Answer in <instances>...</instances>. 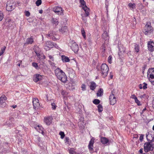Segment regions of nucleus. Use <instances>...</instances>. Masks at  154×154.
I'll list each match as a JSON object with an SVG mask.
<instances>
[{
	"label": "nucleus",
	"instance_id": "22",
	"mask_svg": "<svg viewBox=\"0 0 154 154\" xmlns=\"http://www.w3.org/2000/svg\"><path fill=\"white\" fill-rule=\"evenodd\" d=\"M100 140L101 142L103 144H106L109 141V140L105 137H102Z\"/></svg>",
	"mask_w": 154,
	"mask_h": 154
},
{
	"label": "nucleus",
	"instance_id": "51",
	"mask_svg": "<svg viewBox=\"0 0 154 154\" xmlns=\"http://www.w3.org/2000/svg\"><path fill=\"white\" fill-rule=\"evenodd\" d=\"M35 52L38 57L39 58L40 56V54L36 50L35 51Z\"/></svg>",
	"mask_w": 154,
	"mask_h": 154
},
{
	"label": "nucleus",
	"instance_id": "20",
	"mask_svg": "<svg viewBox=\"0 0 154 154\" xmlns=\"http://www.w3.org/2000/svg\"><path fill=\"white\" fill-rule=\"evenodd\" d=\"M59 30L60 32L62 33L66 32L68 31L67 27L66 26L62 27L59 29Z\"/></svg>",
	"mask_w": 154,
	"mask_h": 154
},
{
	"label": "nucleus",
	"instance_id": "35",
	"mask_svg": "<svg viewBox=\"0 0 154 154\" xmlns=\"http://www.w3.org/2000/svg\"><path fill=\"white\" fill-rule=\"evenodd\" d=\"M81 32L84 38H86L85 33L84 30V29L83 28L81 29Z\"/></svg>",
	"mask_w": 154,
	"mask_h": 154
},
{
	"label": "nucleus",
	"instance_id": "49",
	"mask_svg": "<svg viewBox=\"0 0 154 154\" xmlns=\"http://www.w3.org/2000/svg\"><path fill=\"white\" fill-rule=\"evenodd\" d=\"M106 4V10L107 11V12L108 13V3L107 2H105Z\"/></svg>",
	"mask_w": 154,
	"mask_h": 154
},
{
	"label": "nucleus",
	"instance_id": "12",
	"mask_svg": "<svg viewBox=\"0 0 154 154\" xmlns=\"http://www.w3.org/2000/svg\"><path fill=\"white\" fill-rule=\"evenodd\" d=\"M147 45L149 51L152 52L154 51V43L153 41L148 42Z\"/></svg>",
	"mask_w": 154,
	"mask_h": 154
},
{
	"label": "nucleus",
	"instance_id": "57",
	"mask_svg": "<svg viewBox=\"0 0 154 154\" xmlns=\"http://www.w3.org/2000/svg\"><path fill=\"white\" fill-rule=\"evenodd\" d=\"M54 46L55 48H57L58 49L59 47L57 45L56 43H53V47Z\"/></svg>",
	"mask_w": 154,
	"mask_h": 154
},
{
	"label": "nucleus",
	"instance_id": "32",
	"mask_svg": "<svg viewBox=\"0 0 154 154\" xmlns=\"http://www.w3.org/2000/svg\"><path fill=\"white\" fill-rule=\"evenodd\" d=\"M85 16H84L83 14H81V16H82V20L83 21L84 23H86L87 22V18L86 17L87 16H86L85 14Z\"/></svg>",
	"mask_w": 154,
	"mask_h": 154
},
{
	"label": "nucleus",
	"instance_id": "42",
	"mask_svg": "<svg viewBox=\"0 0 154 154\" xmlns=\"http://www.w3.org/2000/svg\"><path fill=\"white\" fill-rule=\"evenodd\" d=\"M4 17V15L3 13L0 11V21H1Z\"/></svg>",
	"mask_w": 154,
	"mask_h": 154
},
{
	"label": "nucleus",
	"instance_id": "24",
	"mask_svg": "<svg viewBox=\"0 0 154 154\" xmlns=\"http://www.w3.org/2000/svg\"><path fill=\"white\" fill-rule=\"evenodd\" d=\"M36 129L40 133H41L42 134H43L44 132L43 131V128L41 126L39 125H38L36 128Z\"/></svg>",
	"mask_w": 154,
	"mask_h": 154
},
{
	"label": "nucleus",
	"instance_id": "31",
	"mask_svg": "<svg viewBox=\"0 0 154 154\" xmlns=\"http://www.w3.org/2000/svg\"><path fill=\"white\" fill-rule=\"evenodd\" d=\"M52 23L55 24V26L57 25L58 24V21L57 19L53 18L52 21Z\"/></svg>",
	"mask_w": 154,
	"mask_h": 154
},
{
	"label": "nucleus",
	"instance_id": "29",
	"mask_svg": "<svg viewBox=\"0 0 154 154\" xmlns=\"http://www.w3.org/2000/svg\"><path fill=\"white\" fill-rule=\"evenodd\" d=\"M69 152L70 154H79L76 153L73 148H70L69 149Z\"/></svg>",
	"mask_w": 154,
	"mask_h": 154
},
{
	"label": "nucleus",
	"instance_id": "54",
	"mask_svg": "<svg viewBox=\"0 0 154 154\" xmlns=\"http://www.w3.org/2000/svg\"><path fill=\"white\" fill-rule=\"evenodd\" d=\"M140 97L141 99L144 98L146 97V95L145 94H143V95H141Z\"/></svg>",
	"mask_w": 154,
	"mask_h": 154
},
{
	"label": "nucleus",
	"instance_id": "47",
	"mask_svg": "<svg viewBox=\"0 0 154 154\" xmlns=\"http://www.w3.org/2000/svg\"><path fill=\"white\" fill-rule=\"evenodd\" d=\"M149 78L151 79H154V75H149ZM152 84L154 85V80L152 82Z\"/></svg>",
	"mask_w": 154,
	"mask_h": 154
},
{
	"label": "nucleus",
	"instance_id": "44",
	"mask_svg": "<svg viewBox=\"0 0 154 154\" xmlns=\"http://www.w3.org/2000/svg\"><path fill=\"white\" fill-rule=\"evenodd\" d=\"M24 13L27 17H29L30 15V13L28 11H25Z\"/></svg>",
	"mask_w": 154,
	"mask_h": 154
},
{
	"label": "nucleus",
	"instance_id": "15",
	"mask_svg": "<svg viewBox=\"0 0 154 154\" xmlns=\"http://www.w3.org/2000/svg\"><path fill=\"white\" fill-rule=\"evenodd\" d=\"M52 119L53 118L52 117L49 116L46 118L45 117L44 121L47 125H49L51 124Z\"/></svg>",
	"mask_w": 154,
	"mask_h": 154
},
{
	"label": "nucleus",
	"instance_id": "55",
	"mask_svg": "<svg viewBox=\"0 0 154 154\" xmlns=\"http://www.w3.org/2000/svg\"><path fill=\"white\" fill-rule=\"evenodd\" d=\"M6 48V47L5 46H4V48H2L1 49V51L3 52V53H4L5 49Z\"/></svg>",
	"mask_w": 154,
	"mask_h": 154
},
{
	"label": "nucleus",
	"instance_id": "25",
	"mask_svg": "<svg viewBox=\"0 0 154 154\" xmlns=\"http://www.w3.org/2000/svg\"><path fill=\"white\" fill-rule=\"evenodd\" d=\"M61 58L63 62H69L70 60L68 57L64 55H62Z\"/></svg>",
	"mask_w": 154,
	"mask_h": 154
},
{
	"label": "nucleus",
	"instance_id": "46",
	"mask_svg": "<svg viewBox=\"0 0 154 154\" xmlns=\"http://www.w3.org/2000/svg\"><path fill=\"white\" fill-rule=\"evenodd\" d=\"M112 57L111 56H109L108 59V62L110 63H112Z\"/></svg>",
	"mask_w": 154,
	"mask_h": 154
},
{
	"label": "nucleus",
	"instance_id": "50",
	"mask_svg": "<svg viewBox=\"0 0 154 154\" xmlns=\"http://www.w3.org/2000/svg\"><path fill=\"white\" fill-rule=\"evenodd\" d=\"M48 57L49 59L51 60L52 61H54V58L53 56L51 55H48Z\"/></svg>",
	"mask_w": 154,
	"mask_h": 154
},
{
	"label": "nucleus",
	"instance_id": "52",
	"mask_svg": "<svg viewBox=\"0 0 154 154\" xmlns=\"http://www.w3.org/2000/svg\"><path fill=\"white\" fill-rule=\"evenodd\" d=\"M143 84L144 85L143 86V89H144L147 88V84L146 83H145V82L143 83Z\"/></svg>",
	"mask_w": 154,
	"mask_h": 154
},
{
	"label": "nucleus",
	"instance_id": "38",
	"mask_svg": "<svg viewBox=\"0 0 154 154\" xmlns=\"http://www.w3.org/2000/svg\"><path fill=\"white\" fill-rule=\"evenodd\" d=\"M6 125L8 127H11L12 125V122H10L9 121H7L6 122Z\"/></svg>",
	"mask_w": 154,
	"mask_h": 154
},
{
	"label": "nucleus",
	"instance_id": "17",
	"mask_svg": "<svg viewBox=\"0 0 154 154\" xmlns=\"http://www.w3.org/2000/svg\"><path fill=\"white\" fill-rule=\"evenodd\" d=\"M146 137L148 141L152 142L154 141V137H152L151 134L146 135Z\"/></svg>",
	"mask_w": 154,
	"mask_h": 154
},
{
	"label": "nucleus",
	"instance_id": "40",
	"mask_svg": "<svg viewBox=\"0 0 154 154\" xmlns=\"http://www.w3.org/2000/svg\"><path fill=\"white\" fill-rule=\"evenodd\" d=\"M134 50L136 52H138L139 51V46L138 45L135 46V47L134 48Z\"/></svg>",
	"mask_w": 154,
	"mask_h": 154
},
{
	"label": "nucleus",
	"instance_id": "56",
	"mask_svg": "<svg viewBox=\"0 0 154 154\" xmlns=\"http://www.w3.org/2000/svg\"><path fill=\"white\" fill-rule=\"evenodd\" d=\"M131 98L134 99V100H135V99L137 98V97L135 96V95L134 94H133L131 95Z\"/></svg>",
	"mask_w": 154,
	"mask_h": 154
},
{
	"label": "nucleus",
	"instance_id": "34",
	"mask_svg": "<svg viewBox=\"0 0 154 154\" xmlns=\"http://www.w3.org/2000/svg\"><path fill=\"white\" fill-rule=\"evenodd\" d=\"M93 102L94 104L97 105L100 103V101L98 99H95L93 100Z\"/></svg>",
	"mask_w": 154,
	"mask_h": 154
},
{
	"label": "nucleus",
	"instance_id": "63",
	"mask_svg": "<svg viewBox=\"0 0 154 154\" xmlns=\"http://www.w3.org/2000/svg\"><path fill=\"white\" fill-rule=\"evenodd\" d=\"M110 77L111 79H112L113 77V76L112 75H110Z\"/></svg>",
	"mask_w": 154,
	"mask_h": 154
},
{
	"label": "nucleus",
	"instance_id": "6",
	"mask_svg": "<svg viewBox=\"0 0 154 154\" xmlns=\"http://www.w3.org/2000/svg\"><path fill=\"white\" fill-rule=\"evenodd\" d=\"M15 6L14 4L10 1L7 2L6 8L7 10L8 11H11L14 9Z\"/></svg>",
	"mask_w": 154,
	"mask_h": 154
},
{
	"label": "nucleus",
	"instance_id": "64",
	"mask_svg": "<svg viewBox=\"0 0 154 154\" xmlns=\"http://www.w3.org/2000/svg\"><path fill=\"white\" fill-rule=\"evenodd\" d=\"M3 53L0 51V56H1L3 54Z\"/></svg>",
	"mask_w": 154,
	"mask_h": 154
},
{
	"label": "nucleus",
	"instance_id": "4",
	"mask_svg": "<svg viewBox=\"0 0 154 154\" xmlns=\"http://www.w3.org/2000/svg\"><path fill=\"white\" fill-rule=\"evenodd\" d=\"M79 2L82 7L85 13L86 16H88L90 14V9L86 6L85 2L84 0H79Z\"/></svg>",
	"mask_w": 154,
	"mask_h": 154
},
{
	"label": "nucleus",
	"instance_id": "19",
	"mask_svg": "<svg viewBox=\"0 0 154 154\" xmlns=\"http://www.w3.org/2000/svg\"><path fill=\"white\" fill-rule=\"evenodd\" d=\"M102 37L103 39L105 40H107L109 39V37L108 35V34L107 32L105 31L102 34Z\"/></svg>",
	"mask_w": 154,
	"mask_h": 154
},
{
	"label": "nucleus",
	"instance_id": "33",
	"mask_svg": "<svg viewBox=\"0 0 154 154\" xmlns=\"http://www.w3.org/2000/svg\"><path fill=\"white\" fill-rule=\"evenodd\" d=\"M128 5L129 8L132 9L135 8L136 6L135 4V3L132 4L131 3H129L128 4Z\"/></svg>",
	"mask_w": 154,
	"mask_h": 154
},
{
	"label": "nucleus",
	"instance_id": "59",
	"mask_svg": "<svg viewBox=\"0 0 154 154\" xmlns=\"http://www.w3.org/2000/svg\"><path fill=\"white\" fill-rule=\"evenodd\" d=\"M143 85L142 84H140L139 85V88L140 89H141L143 88Z\"/></svg>",
	"mask_w": 154,
	"mask_h": 154
},
{
	"label": "nucleus",
	"instance_id": "53",
	"mask_svg": "<svg viewBox=\"0 0 154 154\" xmlns=\"http://www.w3.org/2000/svg\"><path fill=\"white\" fill-rule=\"evenodd\" d=\"M9 120L10 121V122H11L13 121H14V119L13 117H10L9 118Z\"/></svg>",
	"mask_w": 154,
	"mask_h": 154
},
{
	"label": "nucleus",
	"instance_id": "60",
	"mask_svg": "<svg viewBox=\"0 0 154 154\" xmlns=\"http://www.w3.org/2000/svg\"><path fill=\"white\" fill-rule=\"evenodd\" d=\"M139 152L140 153H142V152H143V149L142 148L140 149L139 150Z\"/></svg>",
	"mask_w": 154,
	"mask_h": 154
},
{
	"label": "nucleus",
	"instance_id": "10",
	"mask_svg": "<svg viewBox=\"0 0 154 154\" xmlns=\"http://www.w3.org/2000/svg\"><path fill=\"white\" fill-rule=\"evenodd\" d=\"M7 98L4 95H3L0 97V107H3L5 106L6 103L5 101L7 100Z\"/></svg>",
	"mask_w": 154,
	"mask_h": 154
},
{
	"label": "nucleus",
	"instance_id": "1",
	"mask_svg": "<svg viewBox=\"0 0 154 154\" xmlns=\"http://www.w3.org/2000/svg\"><path fill=\"white\" fill-rule=\"evenodd\" d=\"M55 73L57 78L62 82L65 83L67 81L66 75L60 68H57L55 70Z\"/></svg>",
	"mask_w": 154,
	"mask_h": 154
},
{
	"label": "nucleus",
	"instance_id": "39",
	"mask_svg": "<svg viewBox=\"0 0 154 154\" xmlns=\"http://www.w3.org/2000/svg\"><path fill=\"white\" fill-rule=\"evenodd\" d=\"M41 0H38L36 1L35 2V4L37 6H39L41 4Z\"/></svg>",
	"mask_w": 154,
	"mask_h": 154
},
{
	"label": "nucleus",
	"instance_id": "11",
	"mask_svg": "<svg viewBox=\"0 0 154 154\" xmlns=\"http://www.w3.org/2000/svg\"><path fill=\"white\" fill-rule=\"evenodd\" d=\"M71 43L72 45L71 46V48L72 49L75 53L77 52L79 50L78 45L75 42L73 41Z\"/></svg>",
	"mask_w": 154,
	"mask_h": 154
},
{
	"label": "nucleus",
	"instance_id": "62",
	"mask_svg": "<svg viewBox=\"0 0 154 154\" xmlns=\"http://www.w3.org/2000/svg\"><path fill=\"white\" fill-rule=\"evenodd\" d=\"M17 107V105H13L12 106V107L13 108H15L16 107Z\"/></svg>",
	"mask_w": 154,
	"mask_h": 154
},
{
	"label": "nucleus",
	"instance_id": "41",
	"mask_svg": "<svg viewBox=\"0 0 154 154\" xmlns=\"http://www.w3.org/2000/svg\"><path fill=\"white\" fill-rule=\"evenodd\" d=\"M59 134L61 136V139H63L64 138L65 136V134L63 132L60 131L59 133Z\"/></svg>",
	"mask_w": 154,
	"mask_h": 154
},
{
	"label": "nucleus",
	"instance_id": "48",
	"mask_svg": "<svg viewBox=\"0 0 154 154\" xmlns=\"http://www.w3.org/2000/svg\"><path fill=\"white\" fill-rule=\"evenodd\" d=\"M143 137H144V135L143 134H141L140 135V138H139V140L141 142H142L143 141Z\"/></svg>",
	"mask_w": 154,
	"mask_h": 154
},
{
	"label": "nucleus",
	"instance_id": "27",
	"mask_svg": "<svg viewBox=\"0 0 154 154\" xmlns=\"http://www.w3.org/2000/svg\"><path fill=\"white\" fill-rule=\"evenodd\" d=\"M148 75H149V73L150 74V75H154V68H151L149 69L148 72Z\"/></svg>",
	"mask_w": 154,
	"mask_h": 154
},
{
	"label": "nucleus",
	"instance_id": "58",
	"mask_svg": "<svg viewBox=\"0 0 154 154\" xmlns=\"http://www.w3.org/2000/svg\"><path fill=\"white\" fill-rule=\"evenodd\" d=\"M69 140V138L67 137H66L65 138V140L66 141L65 142L66 143V142H68Z\"/></svg>",
	"mask_w": 154,
	"mask_h": 154
},
{
	"label": "nucleus",
	"instance_id": "13",
	"mask_svg": "<svg viewBox=\"0 0 154 154\" xmlns=\"http://www.w3.org/2000/svg\"><path fill=\"white\" fill-rule=\"evenodd\" d=\"M38 101V100L37 98H35L33 99L32 103L34 109H36L38 108L40 105Z\"/></svg>",
	"mask_w": 154,
	"mask_h": 154
},
{
	"label": "nucleus",
	"instance_id": "30",
	"mask_svg": "<svg viewBox=\"0 0 154 154\" xmlns=\"http://www.w3.org/2000/svg\"><path fill=\"white\" fill-rule=\"evenodd\" d=\"M98 110L99 112H101L103 110V108L102 105L99 104L97 106Z\"/></svg>",
	"mask_w": 154,
	"mask_h": 154
},
{
	"label": "nucleus",
	"instance_id": "16",
	"mask_svg": "<svg viewBox=\"0 0 154 154\" xmlns=\"http://www.w3.org/2000/svg\"><path fill=\"white\" fill-rule=\"evenodd\" d=\"M53 11L55 13H57L58 14H61L62 13V9L60 7H55L53 8Z\"/></svg>",
	"mask_w": 154,
	"mask_h": 154
},
{
	"label": "nucleus",
	"instance_id": "18",
	"mask_svg": "<svg viewBox=\"0 0 154 154\" xmlns=\"http://www.w3.org/2000/svg\"><path fill=\"white\" fill-rule=\"evenodd\" d=\"M103 94V90L102 88H100L97 93V95L98 97L102 96Z\"/></svg>",
	"mask_w": 154,
	"mask_h": 154
},
{
	"label": "nucleus",
	"instance_id": "21",
	"mask_svg": "<svg viewBox=\"0 0 154 154\" xmlns=\"http://www.w3.org/2000/svg\"><path fill=\"white\" fill-rule=\"evenodd\" d=\"M45 45L46 46L49 48H52L53 47V43L50 41L46 42Z\"/></svg>",
	"mask_w": 154,
	"mask_h": 154
},
{
	"label": "nucleus",
	"instance_id": "36",
	"mask_svg": "<svg viewBox=\"0 0 154 154\" xmlns=\"http://www.w3.org/2000/svg\"><path fill=\"white\" fill-rule=\"evenodd\" d=\"M32 66L35 68H36V69H38L39 68L38 65V63H37L33 62L32 63Z\"/></svg>",
	"mask_w": 154,
	"mask_h": 154
},
{
	"label": "nucleus",
	"instance_id": "37",
	"mask_svg": "<svg viewBox=\"0 0 154 154\" xmlns=\"http://www.w3.org/2000/svg\"><path fill=\"white\" fill-rule=\"evenodd\" d=\"M135 102L138 106H141V105L140 102L138 100L137 98L134 100Z\"/></svg>",
	"mask_w": 154,
	"mask_h": 154
},
{
	"label": "nucleus",
	"instance_id": "26",
	"mask_svg": "<svg viewBox=\"0 0 154 154\" xmlns=\"http://www.w3.org/2000/svg\"><path fill=\"white\" fill-rule=\"evenodd\" d=\"M96 87V85L95 83L94 82H92L91 83L90 85V88L92 90H94Z\"/></svg>",
	"mask_w": 154,
	"mask_h": 154
},
{
	"label": "nucleus",
	"instance_id": "8",
	"mask_svg": "<svg viewBox=\"0 0 154 154\" xmlns=\"http://www.w3.org/2000/svg\"><path fill=\"white\" fill-rule=\"evenodd\" d=\"M94 138L92 137L91 139L88 146V149L91 153H92L93 152V144L94 142Z\"/></svg>",
	"mask_w": 154,
	"mask_h": 154
},
{
	"label": "nucleus",
	"instance_id": "45",
	"mask_svg": "<svg viewBox=\"0 0 154 154\" xmlns=\"http://www.w3.org/2000/svg\"><path fill=\"white\" fill-rule=\"evenodd\" d=\"M81 88H82V91H85L86 90V86L85 84H82Z\"/></svg>",
	"mask_w": 154,
	"mask_h": 154
},
{
	"label": "nucleus",
	"instance_id": "7",
	"mask_svg": "<svg viewBox=\"0 0 154 154\" xmlns=\"http://www.w3.org/2000/svg\"><path fill=\"white\" fill-rule=\"evenodd\" d=\"M153 147L150 143H145L144 145V149L146 152H147L150 151L152 150Z\"/></svg>",
	"mask_w": 154,
	"mask_h": 154
},
{
	"label": "nucleus",
	"instance_id": "3",
	"mask_svg": "<svg viewBox=\"0 0 154 154\" xmlns=\"http://www.w3.org/2000/svg\"><path fill=\"white\" fill-rule=\"evenodd\" d=\"M101 74L103 77H105L108 74L109 71V68L107 65L103 63L101 66Z\"/></svg>",
	"mask_w": 154,
	"mask_h": 154
},
{
	"label": "nucleus",
	"instance_id": "5",
	"mask_svg": "<svg viewBox=\"0 0 154 154\" xmlns=\"http://www.w3.org/2000/svg\"><path fill=\"white\" fill-rule=\"evenodd\" d=\"M47 37H51L52 39L54 41H56L59 38V36L55 32L50 31L48 34L46 35Z\"/></svg>",
	"mask_w": 154,
	"mask_h": 154
},
{
	"label": "nucleus",
	"instance_id": "43",
	"mask_svg": "<svg viewBox=\"0 0 154 154\" xmlns=\"http://www.w3.org/2000/svg\"><path fill=\"white\" fill-rule=\"evenodd\" d=\"M51 105L52 106V108L53 109H56L57 106L55 105V103H51Z\"/></svg>",
	"mask_w": 154,
	"mask_h": 154
},
{
	"label": "nucleus",
	"instance_id": "23",
	"mask_svg": "<svg viewBox=\"0 0 154 154\" xmlns=\"http://www.w3.org/2000/svg\"><path fill=\"white\" fill-rule=\"evenodd\" d=\"M34 40L32 38H29L27 39L25 44H32Z\"/></svg>",
	"mask_w": 154,
	"mask_h": 154
},
{
	"label": "nucleus",
	"instance_id": "14",
	"mask_svg": "<svg viewBox=\"0 0 154 154\" xmlns=\"http://www.w3.org/2000/svg\"><path fill=\"white\" fill-rule=\"evenodd\" d=\"M42 75L39 74H35L33 76V79L34 81L37 82H38L42 80Z\"/></svg>",
	"mask_w": 154,
	"mask_h": 154
},
{
	"label": "nucleus",
	"instance_id": "2",
	"mask_svg": "<svg viewBox=\"0 0 154 154\" xmlns=\"http://www.w3.org/2000/svg\"><path fill=\"white\" fill-rule=\"evenodd\" d=\"M153 31V28L151 25V23L150 22L146 23L144 26L143 30V32L146 35H150L152 33Z\"/></svg>",
	"mask_w": 154,
	"mask_h": 154
},
{
	"label": "nucleus",
	"instance_id": "28",
	"mask_svg": "<svg viewBox=\"0 0 154 154\" xmlns=\"http://www.w3.org/2000/svg\"><path fill=\"white\" fill-rule=\"evenodd\" d=\"M119 51L120 52H119V55L120 56L121 54H120L121 53H122V52L124 53L125 52V48L123 49L122 47H119Z\"/></svg>",
	"mask_w": 154,
	"mask_h": 154
},
{
	"label": "nucleus",
	"instance_id": "9",
	"mask_svg": "<svg viewBox=\"0 0 154 154\" xmlns=\"http://www.w3.org/2000/svg\"><path fill=\"white\" fill-rule=\"evenodd\" d=\"M113 93V91H112V94H110L109 97L110 104L111 105H114L116 102V98Z\"/></svg>",
	"mask_w": 154,
	"mask_h": 154
},
{
	"label": "nucleus",
	"instance_id": "61",
	"mask_svg": "<svg viewBox=\"0 0 154 154\" xmlns=\"http://www.w3.org/2000/svg\"><path fill=\"white\" fill-rule=\"evenodd\" d=\"M39 13H40V14H42L43 13V11L42 10H39Z\"/></svg>",
	"mask_w": 154,
	"mask_h": 154
}]
</instances>
